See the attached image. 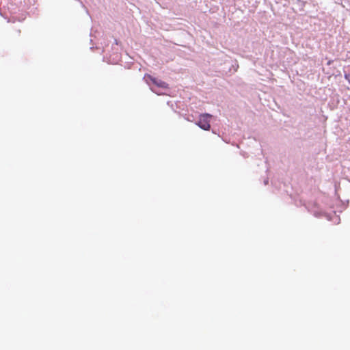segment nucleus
I'll return each mask as SVG.
<instances>
[{"label": "nucleus", "mask_w": 350, "mask_h": 350, "mask_svg": "<svg viewBox=\"0 0 350 350\" xmlns=\"http://www.w3.org/2000/svg\"><path fill=\"white\" fill-rule=\"evenodd\" d=\"M212 116L208 113L200 115L199 120L196 124L204 131H208L211 128L210 121Z\"/></svg>", "instance_id": "nucleus-1"}, {"label": "nucleus", "mask_w": 350, "mask_h": 350, "mask_svg": "<svg viewBox=\"0 0 350 350\" xmlns=\"http://www.w3.org/2000/svg\"><path fill=\"white\" fill-rule=\"evenodd\" d=\"M145 78L146 79V80L150 81L154 85H155L156 86H157L159 88H161L163 89H166L168 88L167 83H166L165 81H163L161 79H158L150 75H146L145 76Z\"/></svg>", "instance_id": "nucleus-2"}, {"label": "nucleus", "mask_w": 350, "mask_h": 350, "mask_svg": "<svg viewBox=\"0 0 350 350\" xmlns=\"http://www.w3.org/2000/svg\"><path fill=\"white\" fill-rule=\"evenodd\" d=\"M345 79H348V75H345Z\"/></svg>", "instance_id": "nucleus-3"}]
</instances>
